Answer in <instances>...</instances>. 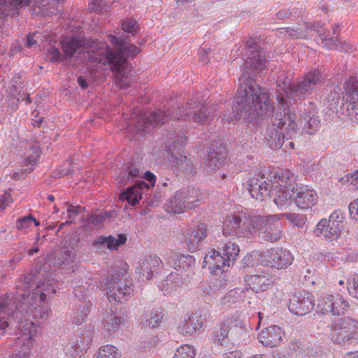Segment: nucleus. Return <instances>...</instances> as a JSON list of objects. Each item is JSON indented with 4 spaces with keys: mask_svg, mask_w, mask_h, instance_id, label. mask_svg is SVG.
<instances>
[{
    "mask_svg": "<svg viewBox=\"0 0 358 358\" xmlns=\"http://www.w3.org/2000/svg\"><path fill=\"white\" fill-rule=\"evenodd\" d=\"M246 57L243 73L239 78V87L231 106V114H223L227 122L243 119H262L270 116L273 106L265 87L259 86L254 79L257 71L266 68L267 59L257 38L248 37L245 41Z\"/></svg>",
    "mask_w": 358,
    "mask_h": 358,
    "instance_id": "obj_1",
    "label": "nucleus"
},
{
    "mask_svg": "<svg viewBox=\"0 0 358 358\" xmlns=\"http://www.w3.org/2000/svg\"><path fill=\"white\" fill-rule=\"evenodd\" d=\"M108 41L115 46V50L108 45L101 43L96 50L85 52L83 42L76 38H66L59 42L63 52V58L69 62L72 58L77 59L83 54L85 60H89L96 64L109 65L115 73L117 85L122 89L129 87V73L131 71L127 57H134L138 53V48L130 44L123 35H108Z\"/></svg>",
    "mask_w": 358,
    "mask_h": 358,
    "instance_id": "obj_2",
    "label": "nucleus"
},
{
    "mask_svg": "<svg viewBox=\"0 0 358 358\" xmlns=\"http://www.w3.org/2000/svg\"><path fill=\"white\" fill-rule=\"evenodd\" d=\"M296 114L288 107H282L278 110L271 119L264 134V138L273 150L282 147L285 139H293L297 134L298 125Z\"/></svg>",
    "mask_w": 358,
    "mask_h": 358,
    "instance_id": "obj_3",
    "label": "nucleus"
},
{
    "mask_svg": "<svg viewBox=\"0 0 358 358\" xmlns=\"http://www.w3.org/2000/svg\"><path fill=\"white\" fill-rule=\"evenodd\" d=\"M324 77L320 70L314 69L305 73L296 83L286 87L278 85L276 99L282 107H288L293 103L312 95L317 87L324 82Z\"/></svg>",
    "mask_w": 358,
    "mask_h": 358,
    "instance_id": "obj_4",
    "label": "nucleus"
},
{
    "mask_svg": "<svg viewBox=\"0 0 358 358\" xmlns=\"http://www.w3.org/2000/svg\"><path fill=\"white\" fill-rule=\"evenodd\" d=\"M280 174L281 171L268 178L264 174L259 173L250 178L248 180V189L251 196L260 201L273 197L278 206H285L292 196L279 184L281 182L279 180Z\"/></svg>",
    "mask_w": 358,
    "mask_h": 358,
    "instance_id": "obj_5",
    "label": "nucleus"
},
{
    "mask_svg": "<svg viewBox=\"0 0 358 358\" xmlns=\"http://www.w3.org/2000/svg\"><path fill=\"white\" fill-rule=\"evenodd\" d=\"M16 304L17 303L14 301V294H13L6 295V298H0V324H7L3 329V333L1 335L5 333V329L9 324L12 323V320H14L17 323L16 328L22 334L28 336V339L31 340L36 333L35 323L33 321H29L27 318L29 317L26 312H23L22 314L18 313L17 317L16 312H17V309L15 307Z\"/></svg>",
    "mask_w": 358,
    "mask_h": 358,
    "instance_id": "obj_6",
    "label": "nucleus"
},
{
    "mask_svg": "<svg viewBox=\"0 0 358 358\" xmlns=\"http://www.w3.org/2000/svg\"><path fill=\"white\" fill-rule=\"evenodd\" d=\"M297 176L289 170L281 171L279 184L283 186L284 189L290 193L289 199L294 201L296 206L301 209H306L314 206L317 201V196L313 189L307 186H299L296 182Z\"/></svg>",
    "mask_w": 358,
    "mask_h": 358,
    "instance_id": "obj_7",
    "label": "nucleus"
},
{
    "mask_svg": "<svg viewBox=\"0 0 358 358\" xmlns=\"http://www.w3.org/2000/svg\"><path fill=\"white\" fill-rule=\"evenodd\" d=\"M261 222V216L233 215L224 220L222 232L224 236L248 237L257 231Z\"/></svg>",
    "mask_w": 358,
    "mask_h": 358,
    "instance_id": "obj_8",
    "label": "nucleus"
},
{
    "mask_svg": "<svg viewBox=\"0 0 358 358\" xmlns=\"http://www.w3.org/2000/svg\"><path fill=\"white\" fill-rule=\"evenodd\" d=\"M45 274V271H43L42 268L39 269H32L30 271L29 273H27L24 277V288L28 289L31 287H33L34 285H36L34 292L32 293L26 294L27 299H29V298L34 301L35 303H45V301L48 299V296L49 299L51 297L50 294H55L56 293V287L52 286L51 283H50V280H47V284H45L41 282V276H43Z\"/></svg>",
    "mask_w": 358,
    "mask_h": 358,
    "instance_id": "obj_9",
    "label": "nucleus"
},
{
    "mask_svg": "<svg viewBox=\"0 0 358 358\" xmlns=\"http://www.w3.org/2000/svg\"><path fill=\"white\" fill-rule=\"evenodd\" d=\"M330 337L334 344L350 345L358 339V321L349 317L335 320L331 325Z\"/></svg>",
    "mask_w": 358,
    "mask_h": 358,
    "instance_id": "obj_10",
    "label": "nucleus"
},
{
    "mask_svg": "<svg viewBox=\"0 0 358 358\" xmlns=\"http://www.w3.org/2000/svg\"><path fill=\"white\" fill-rule=\"evenodd\" d=\"M123 273L116 270L110 273L107 278L105 289L107 290L108 300L112 302L127 301L133 292L132 285L129 281L122 282Z\"/></svg>",
    "mask_w": 358,
    "mask_h": 358,
    "instance_id": "obj_11",
    "label": "nucleus"
},
{
    "mask_svg": "<svg viewBox=\"0 0 358 358\" xmlns=\"http://www.w3.org/2000/svg\"><path fill=\"white\" fill-rule=\"evenodd\" d=\"M212 108L208 106L207 104L200 103L193 99L186 103L185 106L182 109H179V113L176 114L178 120H189L193 122L206 124H209L212 120L211 117Z\"/></svg>",
    "mask_w": 358,
    "mask_h": 358,
    "instance_id": "obj_12",
    "label": "nucleus"
},
{
    "mask_svg": "<svg viewBox=\"0 0 358 358\" xmlns=\"http://www.w3.org/2000/svg\"><path fill=\"white\" fill-rule=\"evenodd\" d=\"M349 308V302L339 293L322 295L316 307L318 313L332 315H344Z\"/></svg>",
    "mask_w": 358,
    "mask_h": 358,
    "instance_id": "obj_13",
    "label": "nucleus"
},
{
    "mask_svg": "<svg viewBox=\"0 0 358 358\" xmlns=\"http://www.w3.org/2000/svg\"><path fill=\"white\" fill-rule=\"evenodd\" d=\"M170 117L169 110H159L151 113L148 116L144 114L136 115L133 117L131 123L137 133L149 134L152 128L164 124L171 118Z\"/></svg>",
    "mask_w": 358,
    "mask_h": 358,
    "instance_id": "obj_14",
    "label": "nucleus"
},
{
    "mask_svg": "<svg viewBox=\"0 0 358 358\" xmlns=\"http://www.w3.org/2000/svg\"><path fill=\"white\" fill-rule=\"evenodd\" d=\"M142 178L150 183L148 185L143 180L136 181L134 185L124 189L120 194L119 198L121 201H127L128 204L135 206L143 198V194L154 187L156 182V176L150 171L143 172Z\"/></svg>",
    "mask_w": 358,
    "mask_h": 358,
    "instance_id": "obj_15",
    "label": "nucleus"
},
{
    "mask_svg": "<svg viewBox=\"0 0 358 358\" xmlns=\"http://www.w3.org/2000/svg\"><path fill=\"white\" fill-rule=\"evenodd\" d=\"M25 299H27L25 292L23 294L17 293L14 294V301L17 303L15 305L17 309V314L18 313L22 314L23 312H26L28 317L31 315L38 324L45 321L48 317V306L45 305V303H43V305L42 303H35L34 301L30 298L27 300ZM16 316L17 317V315Z\"/></svg>",
    "mask_w": 358,
    "mask_h": 358,
    "instance_id": "obj_16",
    "label": "nucleus"
},
{
    "mask_svg": "<svg viewBox=\"0 0 358 358\" xmlns=\"http://www.w3.org/2000/svg\"><path fill=\"white\" fill-rule=\"evenodd\" d=\"M199 201L198 191L192 187L182 188L169 199L168 210L173 213H181L187 208H192Z\"/></svg>",
    "mask_w": 358,
    "mask_h": 358,
    "instance_id": "obj_17",
    "label": "nucleus"
},
{
    "mask_svg": "<svg viewBox=\"0 0 358 358\" xmlns=\"http://www.w3.org/2000/svg\"><path fill=\"white\" fill-rule=\"evenodd\" d=\"M262 265L273 269H286L291 266L294 256L289 250L282 248H273L261 254Z\"/></svg>",
    "mask_w": 358,
    "mask_h": 358,
    "instance_id": "obj_18",
    "label": "nucleus"
},
{
    "mask_svg": "<svg viewBox=\"0 0 358 358\" xmlns=\"http://www.w3.org/2000/svg\"><path fill=\"white\" fill-rule=\"evenodd\" d=\"M261 222L259 230L262 240L275 243L279 241L283 236L282 224L280 222L279 215L261 217Z\"/></svg>",
    "mask_w": 358,
    "mask_h": 358,
    "instance_id": "obj_19",
    "label": "nucleus"
},
{
    "mask_svg": "<svg viewBox=\"0 0 358 358\" xmlns=\"http://www.w3.org/2000/svg\"><path fill=\"white\" fill-rule=\"evenodd\" d=\"M343 101L347 104V115L358 122V76H351L344 83Z\"/></svg>",
    "mask_w": 358,
    "mask_h": 358,
    "instance_id": "obj_20",
    "label": "nucleus"
},
{
    "mask_svg": "<svg viewBox=\"0 0 358 358\" xmlns=\"http://www.w3.org/2000/svg\"><path fill=\"white\" fill-rule=\"evenodd\" d=\"M314 305L313 294L305 290H299L289 299V310L291 313L301 316L310 313Z\"/></svg>",
    "mask_w": 358,
    "mask_h": 358,
    "instance_id": "obj_21",
    "label": "nucleus"
},
{
    "mask_svg": "<svg viewBox=\"0 0 358 358\" xmlns=\"http://www.w3.org/2000/svg\"><path fill=\"white\" fill-rule=\"evenodd\" d=\"M208 234V229L204 223H200L194 228L187 230L184 237L188 250L193 252L198 249Z\"/></svg>",
    "mask_w": 358,
    "mask_h": 358,
    "instance_id": "obj_22",
    "label": "nucleus"
},
{
    "mask_svg": "<svg viewBox=\"0 0 358 358\" xmlns=\"http://www.w3.org/2000/svg\"><path fill=\"white\" fill-rule=\"evenodd\" d=\"M285 336V331L281 327L273 325L262 330L258 336V340L263 345L273 348L279 345Z\"/></svg>",
    "mask_w": 358,
    "mask_h": 358,
    "instance_id": "obj_23",
    "label": "nucleus"
},
{
    "mask_svg": "<svg viewBox=\"0 0 358 358\" xmlns=\"http://www.w3.org/2000/svg\"><path fill=\"white\" fill-rule=\"evenodd\" d=\"M207 159L205 162V168L208 171H214L220 167L227 157L224 147L219 143H212L208 148Z\"/></svg>",
    "mask_w": 358,
    "mask_h": 358,
    "instance_id": "obj_24",
    "label": "nucleus"
},
{
    "mask_svg": "<svg viewBox=\"0 0 358 358\" xmlns=\"http://www.w3.org/2000/svg\"><path fill=\"white\" fill-rule=\"evenodd\" d=\"M162 266V262L160 258L156 255H148L143 257L139 262L137 270L139 271L140 276L143 281L150 280L154 273H157Z\"/></svg>",
    "mask_w": 358,
    "mask_h": 358,
    "instance_id": "obj_25",
    "label": "nucleus"
},
{
    "mask_svg": "<svg viewBox=\"0 0 358 358\" xmlns=\"http://www.w3.org/2000/svg\"><path fill=\"white\" fill-rule=\"evenodd\" d=\"M231 262L221 252L213 249L207 254L203 259V267L208 266L213 274L217 275L219 272L222 273L225 266L229 267Z\"/></svg>",
    "mask_w": 358,
    "mask_h": 358,
    "instance_id": "obj_26",
    "label": "nucleus"
},
{
    "mask_svg": "<svg viewBox=\"0 0 358 358\" xmlns=\"http://www.w3.org/2000/svg\"><path fill=\"white\" fill-rule=\"evenodd\" d=\"M339 26L336 25L333 27L332 34L328 29H323L319 23L318 30H315V33L318 34V38L316 41L322 47L329 50H338L341 42L337 40V36L339 34Z\"/></svg>",
    "mask_w": 358,
    "mask_h": 358,
    "instance_id": "obj_27",
    "label": "nucleus"
},
{
    "mask_svg": "<svg viewBox=\"0 0 358 358\" xmlns=\"http://www.w3.org/2000/svg\"><path fill=\"white\" fill-rule=\"evenodd\" d=\"M316 108L312 103H309L301 115V123L303 124V131L311 135L315 133L320 127V120L316 115Z\"/></svg>",
    "mask_w": 358,
    "mask_h": 358,
    "instance_id": "obj_28",
    "label": "nucleus"
},
{
    "mask_svg": "<svg viewBox=\"0 0 358 358\" xmlns=\"http://www.w3.org/2000/svg\"><path fill=\"white\" fill-rule=\"evenodd\" d=\"M207 313L196 311L185 321L182 326L179 327V331L183 336H193L197 330H199L206 321Z\"/></svg>",
    "mask_w": 358,
    "mask_h": 358,
    "instance_id": "obj_29",
    "label": "nucleus"
},
{
    "mask_svg": "<svg viewBox=\"0 0 358 358\" xmlns=\"http://www.w3.org/2000/svg\"><path fill=\"white\" fill-rule=\"evenodd\" d=\"M318 27L319 22H306L304 28L285 27L280 29V33L296 39L310 38L313 36L315 30H318Z\"/></svg>",
    "mask_w": 358,
    "mask_h": 358,
    "instance_id": "obj_30",
    "label": "nucleus"
},
{
    "mask_svg": "<svg viewBox=\"0 0 358 358\" xmlns=\"http://www.w3.org/2000/svg\"><path fill=\"white\" fill-rule=\"evenodd\" d=\"M31 0H0V18L17 16L22 8L29 5Z\"/></svg>",
    "mask_w": 358,
    "mask_h": 358,
    "instance_id": "obj_31",
    "label": "nucleus"
},
{
    "mask_svg": "<svg viewBox=\"0 0 358 358\" xmlns=\"http://www.w3.org/2000/svg\"><path fill=\"white\" fill-rule=\"evenodd\" d=\"M169 161L173 171L177 173L193 175L196 173L192 162L185 155L172 154Z\"/></svg>",
    "mask_w": 358,
    "mask_h": 358,
    "instance_id": "obj_32",
    "label": "nucleus"
},
{
    "mask_svg": "<svg viewBox=\"0 0 358 358\" xmlns=\"http://www.w3.org/2000/svg\"><path fill=\"white\" fill-rule=\"evenodd\" d=\"M171 267L178 270L188 271L195 264V258L192 255H185L179 252H171L166 259Z\"/></svg>",
    "mask_w": 358,
    "mask_h": 358,
    "instance_id": "obj_33",
    "label": "nucleus"
},
{
    "mask_svg": "<svg viewBox=\"0 0 358 358\" xmlns=\"http://www.w3.org/2000/svg\"><path fill=\"white\" fill-rule=\"evenodd\" d=\"M245 281L247 285L254 292H264L267 290L273 281L268 274L247 275Z\"/></svg>",
    "mask_w": 358,
    "mask_h": 358,
    "instance_id": "obj_34",
    "label": "nucleus"
},
{
    "mask_svg": "<svg viewBox=\"0 0 358 358\" xmlns=\"http://www.w3.org/2000/svg\"><path fill=\"white\" fill-rule=\"evenodd\" d=\"M54 264L59 267L65 268L68 271L74 272L77 268L74 251L63 250L55 257Z\"/></svg>",
    "mask_w": 358,
    "mask_h": 358,
    "instance_id": "obj_35",
    "label": "nucleus"
},
{
    "mask_svg": "<svg viewBox=\"0 0 358 358\" xmlns=\"http://www.w3.org/2000/svg\"><path fill=\"white\" fill-rule=\"evenodd\" d=\"M21 148L24 149V157L27 164L36 163L41 154L38 142L24 141L21 142Z\"/></svg>",
    "mask_w": 358,
    "mask_h": 358,
    "instance_id": "obj_36",
    "label": "nucleus"
},
{
    "mask_svg": "<svg viewBox=\"0 0 358 358\" xmlns=\"http://www.w3.org/2000/svg\"><path fill=\"white\" fill-rule=\"evenodd\" d=\"M127 241V236L125 234H119L118 238L114 236H100L94 242V245L96 247L106 245L107 248L110 250H117L120 245L124 244Z\"/></svg>",
    "mask_w": 358,
    "mask_h": 358,
    "instance_id": "obj_37",
    "label": "nucleus"
},
{
    "mask_svg": "<svg viewBox=\"0 0 358 358\" xmlns=\"http://www.w3.org/2000/svg\"><path fill=\"white\" fill-rule=\"evenodd\" d=\"M92 306L90 300H84L81 303H76L72 322L78 325L81 324L90 313Z\"/></svg>",
    "mask_w": 358,
    "mask_h": 358,
    "instance_id": "obj_38",
    "label": "nucleus"
},
{
    "mask_svg": "<svg viewBox=\"0 0 358 358\" xmlns=\"http://www.w3.org/2000/svg\"><path fill=\"white\" fill-rule=\"evenodd\" d=\"M232 319H227L222 322L218 328H215L212 334V339L214 343L223 345L222 342L225 338L229 337L230 325H233Z\"/></svg>",
    "mask_w": 358,
    "mask_h": 358,
    "instance_id": "obj_39",
    "label": "nucleus"
},
{
    "mask_svg": "<svg viewBox=\"0 0 358 358\" xmlns=\"http://www.w3.org/2000/svg\"><path fill=\"white\" fill-rule=\"evenodd\" d=\"M182 285L181 277L176 273H171L162 282L161 290L164 294H171L176 292Z\"/></svg>",
    "mask_w": 358,
    "mask_h": 358,
    "instance_id": "obj_40",
    "label": "nucleus"
},
{
    "mask_svg": "<svg viewBox=\"0 0 358 358\" xmlns=\"http://www.w3.org/2000/svg\"><path fill=\"white\" fill-rule=\"evenodd\" d=\"M225 280L221 278L212 279L208 284L202 285L204 294L214 296L225 288Z\"/></svg>",
    "mask_w": 358,
    "mask_h": 358,
    "instance_id": "obj_41",
    "label": "nucleus"
},
{
    "mask_svg": "<svg viewBox=\"0 0 358 358\" xmlns=\"http://www.w3.org/2000/svg\"><path fill=\"white\" fill-rule=\"evenodd\" d=\"M94 334V327L92 326L86 327L81 332L79 336H76V338H78V346L80 347L82 352L89 348L90 345L92 342L93 335Z\"/></svg>",
    "mask_w": 358,
    "mask_h": 358,
    "instance_id": "obj_42",
    "label": "nucleus"
},
{
    "mask_svg": "<svg viewBox=\"0 0 358 358\" xmlns=\"http://www.w3.org/2000/svg\"><path fill=\"white\" fill-rule=\"evenodd\" d=\"M246 336L245 328L240 320H234L233 325H230L229 339L233 342L239 343L242 338Z\"/></svg>",
    "mask_w": 358,
    "mask_h": 358,
    "instance_id": "obj_43",
    "label": "nucleus"
},
{
    "mask_svg": "<svg viewBox=\"0 0 358 358\" xmlns=\"http://www.w3.org/2000/svg\"><path fill=\"white\" fill-rule=\"evenodd\" d=\"M280 217H284L290 222L294 226L302 228L307 222V217L304 214L296 213H285L280 214Z\"/></svg>",
    "mask_w": 358,
    "mask_h": 358,
    "instance_id": "obj_44",
    "label": "nucleus"
},
{
    "mask_svg": "<svg viewBox=\"0 0 358 358\" xmlns=\"http://www.w3.org/2000/svg\"><path fill=\"white\" fill-rule=\"evenodd\" d=\"M78 338H75L71 339L65 344L64 346V352L66 356L73 358L81 356L83 352L78 346Z\"/></svg>",
    "mask_w": 358,
    "mask_h": 358,
    "instance_id": "obj_45",
    "label": "nucleus"
},
{
    "mask_svg": "<svg viewBox=\"0 0 358 358\" xmlns=\"http://www.w3.org/2000/svg\"><path fill=\"white\" fill-rule=\"evenodd\" d=\"M240 252L239 247L237 244L228 241L222 248V254L227 259L228 262L233 263L236 257Z\"/></svg>",
    "mask_w": 358,
    "mask_h": 358,
    "instance_id": "obj_46",
    "label": "nucleus"
},
{
    "mask_svg": "<svg viewBox=\"0 0 358 358\" xmlns=\"http://www.w3.org/2000/svg\"><path fill=\"white\" fill-rule=\"evenodd\" d=\"M110 216V213L105 212L99 214H90L87 216L86 222L92 228L99 227L104 222L106 217Z\"/></svg>",
    "mask_w": 358,
    "mask_h": 358,
    "instance_id": "obj_47",
    "label": "nucleus"
},
{
    "mask_svg": "<svg viewBox=\"0 0 358 358\" xmlns=\"http://www.w3.org/2000/svg\"><path fill=\"white\" fill-rule=\"evenodd\" d=\"M122 323L121 317L114 316L106 320L103 323L104 329L108 331V334H111L118 329Z\"/></svg>",
    "mask_w": 358,
    "mask_h": 358,
    "instance_id": "obj_48",
    "label": "nucleus"
},
{
    "mask_svg": "<svg viewBox=\"0 0 358 358\" xmlns=\"http://www.w3.org/2000/svg\"><path fill=\"white\" fill-rule=\"evenodd\" d=\"M47 58L52 63H59L60 62H66V59L63 58V54L59 49L55 45H51L48 49Z\"/></svg>",
    "mask_w": 358,
    "mask_h": 358,
    "instance_id": "obj_49",
    "label": "nucleus"
},
{
    "mask_svg": "<svg viewBox=\"0 0 358 358\" xmlns=\"http://www.w3.org/2000/svg\"><path fill=\"white\" fill-rule=\"evenodd\" d=\"M195 352L192 347L183 345L179 347L175 352L173 358H194Z\"/></svg>",
    "mask_w": 358,
    "mask_h": 358,
    "instance_id": "obj_50",
    "label": "nucleus"
},
{
    "mask_svg": "<svg viewBox=\"0 0 358 358\" xmlns=\"http://www.w3.org/2000/svg\"><path fill=\"white\" fill-rule=\"evenodd\" d=\"M108 3V0H92L89 4V9L94 12H105L109 8Z\"/></svg>",
    "mask_w": 358,
    "mask_h": 358,
    "instance_id": "obj_51",
    "label": "nucleus"
},
{
    "mask_svg": "<svg viewBox=\"0 0 358 358\" xmlns=\"http://www.w3.org/2000/svg\"><path fill=\"white\" fill-rule=\"evenodd\" d=\"M345 216L343 211L340 209L334 210L330 215L329 222L330 224H335L337 227H343Z\"/></svg>",
    "mask_w": 358,
    "mask_h": 358,
    "instance_id": "obj_52",
    "label": "nucleus"
},
{
    "mask_svg": "<svg viewBox=\"0 0 358 358\" xmlns=\"http://www.w3.org/2000/svg\"><path fill=\"white\" fill-rule=\"evenodd\" d=\"M122 29L124 32L134 35L138 29L136 21L134 19H126L122 22Z\"/></svg>",
    "mask_w": 358,
    "mask_h": 358,
    "instance_id": "obj_53",
    "label": "nucleus"
},
{
    "mask_svg": "<svg viewBox=\"0 0 358 358\" xmlns=\"http://www.w3.org/2000/svg\"><path fill=\"white\" fill-rule=\"evenodd\" d=\"M87 289L84 287L78 286L74 288L73 294V303H81L84 300H87Z\"/></svg>",
    "mask_w": 358,
    "mask_h": 358,
    "instance_id": "obj_54",
    "label": "nucleus"
},
{
    "mask_svg": "<svg viewBox=\"0 0 358 358\" xmlns=\"http://www.w3.org/2000/svg\"><path fill=\"white\" fill-rule=\"evenodd\" d=\"M240 289H232L230 290L227 295L222 299L221 303L225 305L227 303L232 304L236 303L240 299V294L238 293Z\"/></svg>",
    "mask_w": 358,
    "mask_h": 358,
    "instance_id": "obj_55",
    "label": "nucleus"
},
{
    "mask_svg": "<svg viewBox=\"0 0 358 358\" xmlns=\"http://www.w3.org/2000/svg\"><path fill=\"white\" fill-rule=\"evenodd\" d=\"M163 318V315L162 313H151L149 318H148L145 324L148 325L150 328H155L159 326V324L162 322V320Z\"/></svg>",
    "mask_w": 358,
    "mask_h": 358,
    "instance_id": "obj_56",
    "label": "nucleus"
},
{
    "mask_svg": "<svg viewBox=\"0 0 358 358\" xmlns=\"http://www.w3.org/2000/svg\"><path fill=\"white\" fill-rule=\"evenodd\" d=\"M341 227L329 224V227H327V231L324 232L322 236L330 240L336 239L338 236V232L341 231Z\"/></svg>",
    "mask_w": 358,
    "mask_h": 358,
    "instance_id": "obj_57",
    "label": "nucleus"
},
{
    "mask_svg": "<svg viewBox=\"0 0 358 358\" xmlns=\"http://www.w3.org/2000/svg\"><path fill=\"white\" fill-rule=\"evenodd\" d=\"M32 220H34V217L31 215L18 218L16 222L17 229L23 230L28 228L31 225Z\"/></svg>",
    "mask_w": 358,
    "mask_h": 358,
    "instance_id": "obj_58",
    "label": "nucleus"
},
{
    "mask_svg": "<svg viewBox=\"0 0 358 358\" xmlns=\"http://www.w3.org/2000/svg\"><path fill=\"white\" fill-rule=\"evenodd\" d=\"M143 174V171L135 167L134 166H130L127 171L124 173L125 176H127L129 179L134 180L137 178H141Z\"/></svg>",
    "mask_w": 358,
    "mask_h": 358,
    "instance_id": "obj_59",
    "label": "nucleus"
},
{
    "mask_svg": "<svg viewBox=\"0 0 358 358\" xmlns=\"http://www.w3.org/2000/svg\"><path fill=\"white\" fill-rule=\"evenodd\" d=\"M348 287L350 294L358 299V276L354 277L352 282H348Z\"/></svg>",
    "mask_w": 358,
    "mask_h": 358,
    "instance_id": "obj_60",
    "label": "nucleus"
},
{
    "mask_svg": "<svg viewBox=\"0 0 358 358\" xmlns=\"http://www.w3.org/2000/svg\"><path fill=\"white\" fill-rule=\"evenodd\" d=\"M329 224L330 222L329 220L326 219L321 220L317 224L315 229V234L317 235V236H322L324 232L327 231V227H329Z\"/></svg>",
    "mask_w": 358,
    "mask_h": 358,
    "instance_id": "obj_61",
    "label": "nucleus"
},
{
    "mask_svg": "<svg viewBox=\"0 0 358 358\" xmlns=\"http://www.w3.org/2000/svg\"><path fill=\"white\" fill-rule=\"evenodd\" d=\"M162 194L160 192H156L155 194L151 196L150 200L148 201L147 208H154L156 207L158 203L161 201V198Z\"/></svg>",
    "mask_w": 358,
    "mask_h": 358,
    "instance_id": "obj_62",
    "label": "nucleus"
},
{
    "mask_svg": "<svg viewBox=\"0 0 358 358\" xmlns=\"http://www.w3.org/2000/svg\"><path fill=\"white\" fill-rule=\"evenodd\" d=\"M349 213L354 220H358V199L350 203Z\"/></svg>",
    "mask_w": 358,
    "mask_h": 358,
    "instance_id": "obj_63",
    "label": "nucleus"
},
{
    "mask_svg": "<svg viewBox=\"0 0 358 358\" xmlns=\"http://www.w3.org/2000/svg\"><path fill=\"white\" fill-rule=\"evenodd\" d=\"M80 206H74L70 205L67 209L68 217L70 220H73L76 218V215L78 214V209Z\"/></svg>",
    "mask_w": 358,
    "mask_h": 358,
    "instance_id": "obj_64",
    "label": "nucleus"
}]
</instances>
